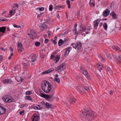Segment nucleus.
Listing matches in <instances>:
<instances>
[{"instance_id":"f257e3e1","label":"nucleus","mask_w":121,"mask_h":121,"mask_svg":"<svg viewBox=\"0 0 121 121\" xmlns=\"http://www.w3.org/2000/svg\"><path fill=\"white\" fill-rule=\"evenodd\" d=\"M94 112L91 110L85 109L84 111H81L80 112L81 116L83 118H87L94 115Z\"/></svg>"},{"instance_id":"f03ea898","label":"nucleus","mask_w":121,"mask_h":121,"mask_svg":"<svg viewBox=\"0 0 121 121\" xmlns=\"http://www.w3.org/2000/svg\"><path fill=\"white\" fill-rule=\"evenodd\" d=\"M42 87L43 90L46 93L49 92L51 88V85L48 81L42 84Z\"/></svg>"},{"instance_id":"7ed1b4c3","label":"nucleus","mask_w":121,"mask_h":121,"mask_svg":"<svg viewBox=\"0 0 121 121\" xmlns=\"http://www.w3.org/2000/svg\"><path fill=\"white\" fill-rule=\"evenodd\" d=\"M65 67V64L63 63L56 68L55 70L56 71L60 72L63 70Z\"/></svg>"},{"instance_id":"20e7f679","label":"nucleus","mask_w":121,"mask_h":121,"mask_svg":"<svg viewBox=\"0 0 121 121\" xmlns=\"http://www.w3.org/2000/svg\"><path fill=\"white\" fill-rule=\"evenodd\" d=\"M3 100L4 102L7 103L12 102L13 101V99L12 97L9 95H7L4 96L3 98Z\"/></svg>"},{"instance_id":"39448f33","label":"nucleus","mask_w":121,"mask_h":121,"mask_svg":"<svg viewBox=\"0 0 121 121\" xmlns=\"http://www.w3.org/2000/svg\"><path fill=\"white\" fill-rule=\"evenodd\" d=\"M29 35L31 38L34 39L36 37L37 34L34 31L31 30L30 31Z\"/></svg>"},{"instance_id":"423d86ee","label":"nucleus","mask_w":121,"mask_h":121,"mask_svg":"<svg viewBox=\"0 0 121 121\" xmlns=\"http://www.w3.org/2000/svg\"><path fill=\"white\" fill-rule=\"evenodd\" d=\"M72 49L71 47H69L63 50V51L65 52L64 55L65 56H67L69 55V52Z\"/></svg>"},{"instance_id":"0eeeda50","label":"nucleus","mask_w":121,"mask_h":121,"mask_svg":"<svg viewBox=\"0 0 121 121\" xmlns=\"http://www.w3.org/2000/svg\"><path fill=\"white\" fill-rule=\"evenodd\" d=\"M37 57L35 54H32L29 57V59H30V61L31 62H34L36 60Z\"/></svg>"},{"instance_id":"6e6552de","label":"nucleus","mask_w":121,"mask_h":121,"mask_svg":"<svg viewBox=\"0 0 121 121\" xmlns=\"http://www.w3.org/2000/svg\"><path fill=\"white\" fill-rule=\"evenodd\" d=\"M2 82L3 83L6 84H11L13 83V82L11 81L8 78H5L3 79Z\"/></svg>"},{"instance_id":"1a4fd4ad","label":"nucleus","mask_w":121,"mask_h":121,"mask_svg":"<svg viewBox=\"0 0 121 121\" xmlns=\"http://www.w3.org/2000/svg\"><path fill=\"white\" fill-rule=\"evenodd\" d=\"M101 20L99 19H98L94 21L93 23L94 29L96 30L97 29L98 24L99 22Z\"/></svg>"},{"instance_id":"9d476101","label":"nucleus","mask_w":121,"mask_h":121,"mask_svg":"<svg viewBox=\"0 0 121 121\" xmlns=\"http://www.w3.org/2000/svg\"><path fill=\"white\" fill-rule=\"evenodd\" d=\"M95 66L100 71L103 67V66L102 64L99 62L97 63L95 65Z\"/></svg>"},{"instance_id":"9b49d317","label":"nucleus","mask_w":121,"mask_h":121,"mask_svg":"<svg viewBox=\"0 0 121 121\" xmlns=\"http://www.w3.org/2000/svg\"><path fill=\"white\" fill-rule=\"evenodd\" d=\"M39 118V116L36 114H35L32 117V121H37Z\"/></svg>"},{"instance_id":"f8f14e48","label":"nucleus","mask_w":121,"mask_h":121,"mask_svg":"<svg viewBox=\"0 0 121 121\" xmlns=\"http://www.w3.org/2000/svg\"><path fill=\"white\" fill-rule=\"evenodd\" d=\"M23 48L22 44L20 43H18L17 46V50L19 52H21Z\"/></svg>"},{"instance_id":"ddd939ff","label":"nucleus","mask_w":121,"mask_h":121,"mask_svg":"<svg viewBox=\"0 0 121 121\" xmlns=\"http://www.w3.org/2000/svg\"><path fill=\"white\" fill-rule=\"evenodd\" d=\"M80 71L83 73L84 75H86L87 73V72L85 69L83 67H81L80 68Z\"/></svg>"},{"instance_id":"4468645a","label":"nucleus","mask_w":121,"mask_h":121,"mask_svg":"<svg viewBox=\"0 0 121 121\" xmlns=\"http://www.w3.org/2000/svg\"><path fill=\"white\" fill-rule=\"evenodd\" d=\"M110 47L111 46H110ZM112 48L115 50L116 51H117L119 52L121 51V50L119 48V47L117 46L116 45L113 46H111Z\"/></svg>"},{"instance_id":"2eb2a0df","label":"nucleus","mask_w":121,"mask_h":121,"mask_svg":"<svg viewBox=\"0 0 121 121\" xmlns=\"http://www.w3.org/2000/svg\"><path fill=\"white\" fill-rule=\"evenodd\" d=\"M113 56L114 58L117 60L119 62L121 63V56L115 55Z\"/></svg>"},{"instance_id":"dca6fc26","label":"nucleus","mask_w":121,"mask_h":121,"mask_svg":"<svg viewBox=\"0 0 121 121\" xmlns=\"http://www.w3.org/2000/svg\"><path fill=\"white\" fill-rule=\"evenodd\" d=\"M6 111V109L0 106V115L4 114Z\"/></svg>"},{"instance_id":"f3484780","label":"nucleus","mask_w":121,"mask_h":121,"mask_svg":"<svg viewBox=\"0 0 121 121\" xmlns=\"http://www.w3.org/2000/svg\"><path fill=\"white\" fill-rule=\"evenodd\" d=\"M109 13V11L108 9H107L104 11L103 15L104 16L106 17L108 15Z\"/></svg>"},{"instance_id":"a211bd4d","label":"nucleus","mask_w":121,"mask_h":121,"mask_svg":"<svg viewBox=\"0 0 121 121\" xmlns=\"http://www.w3.org/2000/svg\"><path fill=\"white\" fill-rule=\"evenodd\" d=\"M39 28L41 30H42V29L47 28H48V26L47 25L44 23H42L41 26H39Z\"/></svg>"},{"instance_id":"6ab92c4d","label":"nucleus","mask_w":121,"mask_h":121,"mask_svg":"<svg viewBox=\"0 0 121 121\" xmlns=\"http://www.w3.org/2000/svg\"><path fill=\"white\" fill-rule=\"evenodd\" d=\"M82 47V44L80 42H78L76 43V48L78 49H80Z\"/></svg>"},{"instance_id":"aec40b11","label":"nucleus","mask_w":121,"mask_h":121,"mask_svg":"<svg viewBox=\"0 0 121 121\" xmlns=\"http://www.w3.org/2000/svg\"><path fill=\"white\" fill-rule=\"evenodd\" d=\"M75 99L73 97H71L69 99V100L70 103H74L75 101Z\"/></svg>"},{"instance_id":"412c9836","label":"nucleus","mask_w":121,"mask_h":121,"mask_svg":"<svg viewBox=\"0 0 121 121\" xmlns=\"http://www.w3.org/2000/svg\"><path fill=\"white\" fill-rule=\"evenodd\" d=\"M6 30V28L5 27L3 26L0 27V32H2L4 33Z\"/></svg>"},{"instance_id":"4be33fe9","label":"nucleus","mask_w":121,"mask_h":121,"mask_svg":"<svg viewBox=\"0 0 121 121\" xmlns=\"http://www.w3.org/2000/svg\"><path fill=\"white\" fill-rule=\"evenodd\" d=\"M110 15L112 16V17L115 19H116L117 17L115 13L114 12H112L110 14Z\"/></svg>"},{"instance_id":"5701e85b","label":"nucleus","mask_w":121,"mask_h":121,"mask_svg":"<svg viewBox=\"0 0 121 121\" xmlns=\"http://www.w3.org/2000/svg\"><path fill=\"white\" fill-rule=\"evenodd\" d=\"M64 43V42L61 39H60L58 42V45L60 46H61L62 44Z\"/></svg>"},{"instance_id":"b1692460","label":"nucleus","mask_w":121,"mask_h":121,"mask_svg":"<svg viewBox=\"0 0 121 121\" xmlns=\"http://www.w3.org/2000/svg\"><path fill=\"white\" fill-rule=\"evenodd\" d=\"M106 69L111 75H112V71L110 69L109 67H107L106 68Z\"/></svg>"},{"instance_id":"393cba45","label":"nucleus","mask_w":121,"mask_h":121,"mask_svg":"<svg viewBox=\"0 0 121 121\" xmlns=\"http://www.w3.org/2000/svg\"><path fill=\"white\" fill-rule=\"evenodd\" d=\"M45 105L47 106V108H51L52 106V105L51 104L48 103H46Z\"/></svg>"},{"instance_id":"a878e982","label":"nucleus","mask_w":121,"mask_h":121,"mask_svg":"<svg viewBox=\"0 0 121 121\" xmlns=\"http://www.w3.org/2000/svg\"><path fill=\"white\" fill-rule=\"evenodd\" d=\"M60 57V56H56L55 57V61H56L55 62V63H56L57 62L59 61Z\"/></svg>"},{"instance_id":"bb28decb","label":"nucleus","mask_w":121,"mask_h":121,"mask_svg":"<svg viewBox=\"0 0 121 121\" xmlns=\"http://www.w3.org/2000/svg\"><path fill=\"white\" fill-rule=\"evenodd\" d=\"M55 7L56 9H58V10L60 9V8H64V7L60 6L59 5H55Z\"/></svg>"},{"instance_id":"cd10ccee","label":"nucleus","mask_w":121,"mask_h":121,"mask_svg":"<svg viewBox=\"0 0 121 121\" xmlns=\"http://www.w3.org/2000/svg\"><path fill=\"white\" fill-rule=\"evenodd\" d=\"M16 79L18 82H22L23 79L20 77L17 78L16 77Z\"/></svg>"},{"instance_id":"c85d7f7f","label":"nucleus","mask_w":121,"mask_h":121,"mask_svg":"<svg viewBox=\"0 0 121 121\" xmlns=\"http://www.w3.org/2000/svg\"><path fill=\"white\" fill-rule=\"evenodd\" d=\"M86 28L85 26L83 27H82V30H79V31L80 32H85L86 31Z\"/></svg>"},{"instance_id":"c756f323","label":"nucleus","mask_w":121,"mask_h":121,"mask_svg":"<svg viewBox=\"0 0 121 121\" xmlns=\"http://www.w3.org/2000/svg\"><path fill=\"white\" fill-rule=\"evenodd\" d=\"M45 22L47 23H49L50 21V18L49 17H48L46 19H45L44 20Z\"/></svg>"},{"instance_id":"7c9ffc66","label":"nucleus","mask_w":121,"mask_h":121,"mask_svg":"<svg viewBox=\"0 0 121 121\" xmlns=\"http://www.w3.org/2000/svg\"><path fill=\"white\" fill-rule=\"evenodd\" d=\"M54 94V91H51V92L50 93V95H49L50 96V99H51V98H52L53 96V95Z\"/></svg>"},{"instance_id":"2f4dec72","label":"nucleus","mask_w":121,"mask_h":121,"mask_svg":"<svg viewBox=\"0 0 121 121\" xmlns=\"http://www.w3.org/2000/svg\"><path fill=\"white\" fill-rule=\"evenodd\" d=\"M25 99H28V100H30V101H32V99L30 96H26L25 97Z\"/></svg>"},{"instance_id":"473e14b6","label":"nucleus","mask_w":121,"mask_h":121,"mask_svg":"<svg viewBox=\"0 0 121 121\" xmlns=\"http://www.w3.org/2000/svg\"><path fill=\"white\" fill-rule=\"evenodd\" d=\"M66 2L68 5V8H70V1L69 0H67L66 1Z\"/></svg>"},{"instance_id":"72a5a7b5","label":"nucleus","mask_w":121,"mask_h":121,"mask_svg":"<svg viewBox=\"0 0 121 121\" xmlns=\"http://www.w3.org/2000/svg\"><path fill=\"white\" fill-rule=\"evenodd\" d=\"M91 0H90V2L89 4L90 6L91 7H93L94 6V4L93 2V1L91 2Z\"/></svg>"},{"instance_id":"f704fd0d","label":"nucleus","mask_w":121,"mask_h":121,"mask_svg":"<svg viewBox=\"0 0 121 121\" xmlns=\"http://www.w3.org/2000/svg\"><path fill=\"white\" fill-rule=\"evenodd\" d=\"M104 52L107 57H109L110 56V55L109 54V52L107 50H105L104 51Z\"/></svg>"},{"instance_id":"c9c22d12","label":"nucleus","mask_w":121,"mask_h":121,"mask_svg":"<svg viewBox=\"0 0 121 121\" xmlns=\"http://www.w3.org/2000/svg\"><path fill=\"white\" fill-rule=\"evenodd\" d=\"M71 46H73V47L75 49H76V45L75 43H72L71 44Z\"/></svg>"},{"instance_id":"e433bc0d","label":"nucleus","mask_w":121,"mask_h":121,"mask_svg":"<svg viewBox=\"0 0 121 121\" xmlns=\"http://www.w3.org/2000/svg\"><path fill=\"white\" fill-rule=\"evenodd\" d=\"M103 26L104 27V29L105 30H106L107 29V24L105 23H104L103 25Z\"/></svg>"},{"instance_id":"4c0bfd02","label":"nucleus","mask_w":121,"mask_h":121,"mask_svg":"<svg viewBox=\"0 0 121 121\" xmlns=\"http://www.w3.org/2000/svg\"><path fill=\"white\" fill-rule=\"evenodd\" d=\"M40 44V43L38 42H36L35 43V45L37 47L39 46Z\"/></svg>"},{"instance_id":"58836bf2","label":"nucleus","mask_w":121,"mask_h":121,"mask_svg":"<svg viewBox=\"0 0 121 121\" xmlns=\"http://www.w3.org/2000/svg\"><path fill=\"white\" fill-rule=\"evenodd\" d=\"M57 39V38L56 37L55 38V40H52V43L55 45L56 44L57 42H56V40Z\"/></svg>"},{"instance_id":"ea45409f","label":"nucleus","mask_w":121,"mask_h":121,"mask_svg":"<svg viewBox=\"0 0 121 121\" xmlns=\"http://www.w3.org/2000/svg\"><path fill=\"white\" fill-rule=\"evenodd\" d=\"M54 80L58 83H59L60 82V79L59 78H54Z\"/></svg>"},{"instance_id":"a19ab883","label":"nucleus","mask_w":121,"mask_h":121,"mask_svg":"<svg viewBox=\"0 0 121 121\" xmlns=\"http://www.w3.org/2000/svg\"><path fill=\"white\" fill-rule=\"evenodd\" d=\"M43 97L44 98L46 99H50V96L49 95L45 94Z\"/></svg>"},{"instance_id":"79ce46f5","label":"nucleus","mask_w":121,"mask_h":121,"mask_svg":"<svg viewBox=\"0 0 121 121\" xmlns=\"http://www.w3.org/2000/svg\"><path fill=\"white\" fill-rule=\"evenodd\" d=\"M54 70V69L53 68H50V69H49L48 70V73H49L50 72H52V71H53Z\"/></svg>"},{"instance_id":"37998d69","label":"nucleus","mask_w":121,"mask_h":121,"mask_svg":"<svg viewBox=\"0 0 121 121\" xmlns=\"http://www.w3.org/2000/svg\"><path fill=\"white\" fill-rule=\"evenodd\" d=\"M13 26L17 28H19L21 27V26H20L17 25L16 24H14L13 25Z\"/></svg>"},{"instance_id":"c03bdc74","label":"nucleus","mask_w":121,"mask_h":121,"mask_svg":"<svg viewBox=\"0 0 121 121\" xmlns=\"http://www.w3.org/2000/svg\"><path fill=\"white\" fill-rule=\"evenodd\" d=\"M53 9V6L51 4L49 5V10L50 11H51Z\"/></svg>"},{"instance_id":"a18cd8bd","label":"nucleus","mask_w":121,"mask_h":121,"mask_svg":"<svg viewBox=\"0 0 121 121\" xmlns=\"http://www.w3.org/2000/svg\"><path fill=\"white\" fill-rule=\"evenodd\" d=\"M9 13L10 15H11V16H12L15 13H14V11L12 10L9 12Z\"/></svg>"},{"instance_id":"49530a36","label":"nucleus","mask_w":121,"mask_h":121,"mask_svg":"<svg viewBox=\"0 0 121 121\" xmlns=\"http://www.w3.org/2000/svg\"><path fill=\"white\" fill-rule=\"evenodd\" d=\"M23 65L24 68L25 69H26L28 66V65L26 63L23 64Z\"/></svg>"},{"instance_id":"de8ad7c7","label":"nucleus","mask_w":121,"mask_h":121,"mask_svg":"<svg viewBox=\"0 0 121 121\" xmlns=\"http://www.w3.org/2000/svg\"><path fill=\"white\" fill-rule=\"evenodd\" d=\"M32 93V92L30 91H28L26 92V94L27 95H30Z\"/></svg>"},{"instance_id":"09e8293b","label":"nucleus","mask_w":121,"mask_h":121,"mask_svg":"<svg viewBox=\"0 0 121 121\" xmlns=\"http://www.w3.org/2000/svg\"><path fill=\"white\" fill-rule=\"evenodd\" d=\"M113 91L112 90H110L109 92V94L111 96L113 95Z\"/></svg>"},{"instance_id":"8fccbe9b","label":"nucleus","mask_w":121,"mask_h":121,"mask_svg":"<svg viewBox=\"0 0 121 121\" xmlns=\"http://www.w3.org/2000/svg\"><path fill=\"white\" fill-rule=\"evenodd\" d=\"M84 89H85L86 91H88L89 90V88L87 86L85 87Z\"/></svg>"},{"instance_id":"3c124183","label":"nucleus","mask_w":121,"mask_h":121,"mask_svg":"<svg viewBox=\"0 0 121 121\" xmlns=\"http://www.w3.org/2000/svg\"><path fill=\"white\" fill-rule=\"evenodd\" d=\"M24 114V110H22L20 112V115H23Z\"/></svg>"},{"instance_id":"603ef678","label":"nucleus","mask_w":121,"mask_h":121,"mask_svg":"<svg viewBox=\"0 0 121 121\" xmlns=\"http://www.w3.org/2000/svg\"><path fill=\"white\" fill-rule=\"evenodd\" d=\"M17 9L15 8L14 6L12 8V10L14 11V13H16V11H15V10Z\"/></svg>"},{"instance_id":"864d4df0","label":"nucleus","mask_w":121,"mask_h":121,"mask_svg":"<svg viewBox=\"0 0 121 121\" xmlns=\"http://www.w3.org/2000/svg\"><path fill=\"white\" fill-rule=\"evenodd\" d=\"M14 6L15 8L17 9L19 5L18 4H14Z\"/></svg>"},{"instance_id":"5fc2aeb1","label":"nucleus","mask_w":121,"mask_h":121,"mask_svg":"<svg viewBox=\"0 0 121 121\" xmlns=\"http://www.w3.org/2000/svg\"><path fill=\"white\" fill-rule=\"evenodd\" d=\"M39 9L40 11H43L44 10V7H41L40 8H39Z\"/></svg>"},{"instance_id":"6e6d98bb","label":"nucleus","mask_w":121,"mask_h":121,"mask_svg":"<svg viewBox=\"0 0 121 121\" xmlns=\"http://www.w3.org/2000/svg\"><path fill=\"white\" fill-rule=\"evenodd\" d=\"M42 73H43V74H46L48 73V70L43 72Z\"/></svg>"},{"instance_id":"4d7b16f0","label":"nucleus","mask_w":121,"mask_h":121,"mask_svg":"<svg viewBox=\"0 0 121 121\" xmlns=\"http://www.w3.org/2000/svg\"><path fill=\"white\" fill-rule=\"evenodd\" d=\"M10 51H11L12 52L13 51V48L12 47H10Z\"/></svg>"},{"instance_id":"13d9d810","label":"nucleus","mask_w":121,"mask_h":121,"mask_svg":"<svg viewBox=\"0 0 121 121\" xmlns=\"http://www.w3.org/2000/svg\"><path fill=\"white\" fill-rule=\"evenodd\" d=\"M49 41V40L48 39H45V42H44L45 43H47L48 42V41Z\"/></svg>"},{"instance_id":"bf43d9fd","label":"nucleus","mask_w":121,"mask_h":121,"mask_svg":"<svg viewBox=\"0 0 121 121\" xmlns=\"http://www.w3.org/2000/svg\"><path fill=\"white\" fill-rule=\"evenodd\" d=\"M56 56H54L53 55H51V59H53L54 58H55Z\"/></svg>"},{"instance_id":"052dcab7","label":"nucleus","mask_w":121,"mask_h":121,"mask_svg":"<svg viewBox=\"0 0 121 121\" xmlns=\"http://www.w3.org/2000/svg\"><path fill=\"white\" fill-rule=\"evenodd\" d=\"M0 49L2 50L3 51H5V49L3 48L2 47H0Z\"/></svg>"},{"instance_id":"680f3d73","label":"nucleus","mask_w":121,"mask_h":121,"mask_svg":"<svg viewBox=\"0 0 121 121\" xmlns=\"http://www.w3.org/2000/svg\"><path fill=\"white\" fill-rule=\"evenodd\" d=\"M2 56L0 55V61L2 59Z\"/></svg>"},{"instance_id":"e2e57ef3","label":"nucleus","mask_w":121,"mask_h":121,"mask_svg":"<svg viewBox=\"0 0 121 121\" xmlns=\"http://www.w3.org/2000/svg\"><path fill=\"white\" fill-rule=\"evenodd\" d=\"M100 59L102 60H104V59L102 56H100Z\"/></svg>"},{"instance_id":"0e129e2a","label":"nucleus","mask_w":121,"mask_h":121,"mask_svg":"<svg viewBox=\"0 0 121 121\" xmlns=\"http://www.w3.org/2000/svg\"><path fill=\"white\" fill-rule=\"evenodd\" d=\"M102 25H103V23L102 22H100L99 23V26L100 27H100Z\"/></svg>"},{"instance_id":"69168bd1","label":"nucleus","mask_w":121,"mask_h":121,"mask_svg":"<svg viewBox=\"0 0 121 121\" xmlns=\"http://www.w3.org/2000/svg\"><path fill=\"white\" fill-rule=\"evenodd\" d=\"M45 94H40V96L42 97L43 98L44 96V95Z\"/></svg>"},{"instance_id":"338daca9","label":"nucleus","mask_w":121,"mask_h":121,"mask_svg":"<svg viewBox=\"0 0 121 121\" xmlns=\"http://www.w3.org/2000/svg\"><path fill=\"white\" fill-rule=\"evenodd\" d=\"M7 20L6 19H3L2 20V21L4 22L5 21H7Z\"/></svg>"},{"instance_id":"774afa93","label":"nucleus","mask_w":121,"mask_h":121,"mask_svg":"<svg viewBox=\"0 0 121 121\" xmlns=\"http://www.w3.org/2000/svg\"><path fill=\"white\" fill-rule=\"evenodd\" d=\"M41 104L42 105H43L45 104V103L44 101H42L41 102Z\"/></svg>"}]
</instances>
